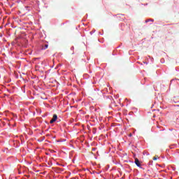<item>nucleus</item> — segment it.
Returning <instances> with one entry per match:
<instances>
[{"label": "nucleus", "instance_id": "obj_2", "mask_svg": "<svg viewBox=\"0 0 179 179\" xmlns=\"http://www.w3.org/2000/svg\"><path fill=\"white\" fill-rule=\"evenodd\" d=\"M135 164H136L138 167H141V162H139V159H138V158L135 159Z\"/></svg>", "mask_w": 179, "mask_h": 179}, {"label": "nucleus", "instance_id": "obj_1", "mask_svg": "<svg viewBox=\"0 0 179 179\" xmlns=\"http://www.w3.org/2000/svg\"><path fill=\"white\" fill-rule=\"evenodd\" d=\"M57 119H58V116H57V115H53V117H52V119L50 120V123H51V124H54V122H55Z\"/></svg>", "mask_w": 179, "mask_h": 179}, {"label": "nucleus", "instance_id": "obj_3", "mask_svg": "<svg viewBox=\"0 0 179 179\" xmlns=\"http://www.w3.org/2000/svg\"><path fill=\"white\" fill-rule=\"evenodd\" d=\"M48 48V45H45L44 48H43V50H47Z\"/></svg>", "mask_w": 179, "mask_h": 179}, {"label": "nucleus", "instance_id": "obj_5", "mask_svg": "<svg viewBox=\"0 0 179 179\" xmlns=\"http://www.w3.org/2000/svg\"><path fill=\"white\" fill-rule=\"evenodd\" d=\"M92 150H96V148H92Z\"/></svg>", "mask_w": 179, "mask_h": 179}, {"label": "nucleus", "instance_id": "obj_4", "mask_svg": "<svg viewBox=\"0 0 179 179\" xmlns=\"http://www.w3.org/2000/svg\"><path fill=\"white\" fill-rule=\"evenodd\" d=\"M157 157H156V156L154 157H153V160H157Z\"/></svg>", "mask_w": 179, "mask_h": 179}]
</instances>
